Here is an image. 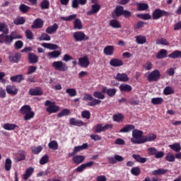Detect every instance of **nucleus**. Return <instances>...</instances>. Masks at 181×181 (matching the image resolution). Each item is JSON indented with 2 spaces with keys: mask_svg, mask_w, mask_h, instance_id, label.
I'll use <instances>...</instances> for the list:
<instances>
[{
  "mask_svg": "<svg viewBox=\"0 0 181 181\" xmlns=\"http://www.w3.org/2000/svg\"><path fill=\"white\" fill-rule=\"evenodd\" d=\"M20 114L23 116L24 121H30L35 118V112L32 111V107L29 105H23L19 110Z\"/></svg>",
  "mask_w": 181,
  "mask_h": 181,
  "instance_id": "obj_1",
  "label": "nucleus"
},
{
  "mask_svg": "<svg viewBox=\"0 0 181 181\" xmlns=\"http://www.w3.org/2000/svg\"><path fill=\"white\" fill-rule=\"evenodd\" d=\"M45 105V107H47L46 108V111L47 112H49V114H54L58 112V111L60 110V107L56 105V103L52 102L50 100H46Z\"/></svg>",
  "mask_w": 181,
  "mask_h": 181,
  "instance_id": "obj_2",
  "label": "nucleus"
},
{
  "mask_svg": "<svg viewBox=\"0 0 181 181\" xmlns=\"http://www.w3.org/2000/svg\"><path fill=\"white\" fill-rule=\"evenodd\" d=\"M157 136L155 134L150 133L147 136H143V137L139 141L132 139L133 142L136 144H145V142H153L156 139Z\"/></svg>",
  "mask_w": 181,
  "mask_h": 181,
  "instance_id": "obj_3",
  "label": "nucleus"
},
{
  "mask_svg": "<svg viewBox=\"0 0 181 181\" xmlns=\"http://www.w3.org/2000/svg\"><path fill=\"white\" fill-rule=\"evenodd\" d=\"M169 12L161 10L160 8H156L152 13V19H153V21H158V19H160V18L163 16H169Z\"/></svg>",
  "mask_w": 181,
  "mask_h": 181,
  "instance_id": "obj_4",
  "label": "nucleus"
},
{
  "mask_svg": "<svg viewBox=\"0 0 181 181\" xmlns=\"http://www.w3.org/2000/svg\"><path fill=\"white\" fill-rule=\"evenodd\" d=\"M52 66L55 70H58V71H67L69 70L67 64L62 61H55L52 62Z\"/></svg>",
  "mask_w": 181,
  "mask_h": 181,
  "instance_id": "obj_5",
  "label": "nucleus"
},
{
  "mask_svg": "<svg viewBox=\"0 0 181 181\" xmlns=\"http://www.w3.org/2000/svg\"><path fill=\"white\" fill-rule=\"evenodd\" d=\"M73 37L76 42H84L90 39V37L86 35L83 31H77L74 33Z\"/></svg>",
  "mask_w": 181,
  "mask_h": 181,
  "instance_id": "obj_6",
  "label": "nucleus"
},
{
  "mask_svg": "<svg viewBox=\"0 0 181 181\" xmlns=\"http://www.w3.org/2000/svg\"><path fill=\"white\" fill-rule=\"evenodd\" d=\"M147 80L149 81V83L160 80V72L159 70L155 69L154 71H151L147 76Z\"/></svg>",
  "mask_w": 181,
  "mask_h": 181,
  "instance_id": "obj_7",
  "label": "nucleus"
},
{
  "mask_svg": "<svg viewBox=\"0 0 181 181\" xmlns=\"http://www.w3.org/2000/svg\"><path fill=\"white\" fill-rule=\"evenodd\" d=\"M107 129H112V124H107L105 126H103L101 124H98L95 128V132L96 134H101V132H105Z\"/></svg>",
  "mask_w": 181,
  "mask_h": 181,
  "instance_id": "obj_8",
  "label": "nucleus"
},
{
  "mask_svg": "<svg viewBox=\"0 0 181 181\" xmlns=\"http://www.w3.org/2000/svg\"><path fill=\"white\" fill-rule=\"evenodd\" d=\"M144 132L141 130H139L138 129H134L132 131V136L133 138L131 139V142H132V144H135L132 139L134 141H139V139H142V138L144 137Z\"/></svg>",
  "mask_w": 181,
  "mask_h": 181,
  "instance_id": "obj_9",
  "label": "nucleus"
},
{
  "mask_svg": "<svg viewBox=\"0 0 181 181\" xmlns=\"http://www.w3.org/2000/svg\"><path fill=\"white\" fill-rule=\"evenodd\" d=\"M21 59H22V54L19 52H16L13 55L11 52L8 54V60L11 63H19Z\"/></svg>",
  "mask_w": 181,
  "mask_h": 181,
  "instance_id": "obj_10",
  "label": "nucleus"
},
{
  "mask_svg": "<svg viewBox=\"0 0 181 181\" xmlns=\"http://www.w3.org/2000/svg\"><path fill=\"white\" fill-rule=\"evenodd\" d=\"M124 159V157L119 155H115L114 157H107L109 163H111L112 165H115L117 162H123Z\"/></svg>",
  "mask_w": 181,
  "mask_h": 181,
  "instance_id": "obj_11",
  "label": "nucleus"
},
{
  "mask_svg": "<svg viewBox=\"0 0 181 181\" xmlns=\"http://www.w3.org/2000/svg\"><path fill=\"white\" fill-rule=\"evenodd\" d=\"M78 64L81 67L87 68L90 66V60L87 56L78 59Z\"/></svg>",
  "mask_w": 181,
  "mask_h": 181,
  "instance_id": "obj_12",
  "label": "nucleus"
},
{
  "mask_svg": "<svg viewBox=\"0 0 181 181\" xmlns=\"http://www.w3.org/2000/svg\"><path fill=\"white\" fill-rule=\"evenodd\" d=\"M44 23L45 22H43L42 18H37L33 21L31 28L32 29H42V28H43Z\"/></svg>",
  "mask_w": 181,
  "mask_h": 181,
  "instance_id": "obj_13",
  "label": "nucleus"
},
{
  "mask_svg": "<svg viewBox=\"0 0 181 181\" xmlns=\"http://www.w3.org/2000/svg\"><path fill=\"white\" fill-rule=\"evenodd\" d=\"M28 59L30 64H36L39 62V57L33 52L28 53Z\"/></svg>",
  "mask_w": 181,
  "mask_h": 181,
  "instance_id": "obj_14",
  "label": "nucleus"
},
{
  "mask_svg": "<svg viewBox=\"0 0 181 181\" xmlns=\"http://www.w3.org/2000/svg\"><path fill=\"white\" fill-rule=\"evenodd\" d=\"M115 78L117 81H122L123 83H126V81H129V78L128 77V75H127V74L125 73H122V74L118 73L117 76L115 77Z\"/></svg>",
  "mask_w": 181,
  "mask_h": 181,
  "instance_id": "obj_15",
  "label": "nucleus"
},
{
  "mask_svg": "<svg viewBox=\"0 0 181 181\" xmlns=\"http://www.w3.org/2000/svg\"><path fill=\"white\" fill-rule=\"evenodd\" d=\"M6 91L7 94H9L10 95H16V94H18V88H16V86H7L6 87Z\"/></svg>",
  "mask_w": 181,
  "mask_h": 181,
  "instance_id": "obj_16",
  "label": "nucleus"
},
{
  "mask_svg": "<svg viewBox=\"0 0 181 181\" xmlns=\"http://www.w3.org/2000/svg\"><path fill=\"white\" fill-rule=\"evenodd\" d=\"M85 160H86V156L77 155L73 157L72 162L76 165H80V163H83Z\"/></svg>",
  "mask_w": 181,
  "mask_h": 181,
  "instance_id": "obj_17",
  "label": "nucleus"
},
{
  "mask_svg": "<svg viewBox=\"0 0 181 181\" xmlns=\"http://www.w3.org/2000/svg\"><path fill=\"white\" fill-rule=\"evenodd\" d=\"M110 64L112 67H121V66H124V62L119 59L114 58L110 61Z\"/></svg>",
  "mask_w": 181,
  "mask_h": 181,
  "instance_id": "obj_18",
  "label": "nucleus"
},
{
  "mask_svg": "<svg viewBox=\"0 0 181 181\" xmlns=\"http://www.w3.org/2000/svg\"><path fill=\"white\" fill-rule=\"evenodd\" d=\"M115 48L112 45H107L103 49V53L105 56H112Z\"/></svg>",
  "mask_w": 181,
  "mask_h": 181,
  "instance_id": "obj_19",
  "label": "nucleus"
},
{
  "mask_svg": "<svg viewBox=\"0 0 181 181\" xmlns=\"http://www.w3.org/2000/svg\"><path fill=\"white\" fill-rule=\"evenodd\" d=\"M58 29L59 25H57V23H54L52 25L47 27L45 32L46 33H49V35H52L53 33H56Z\"/></svg>",
  "mask_w": 181,
  "mask_h": 181,
  "instance_id": "obj_20",
  "label": "nucleus"
},
{
  "mask_svg": "<svg viewBox=\"0 0 181 181\" xmlns=\"http://www.w3.org/2000/svg\"><path fill=\"white\" fill-rule=\"evenodd\" d=\"M69 124L70 125H74V127H83L84 125V122L72 117L69 119Z\"/></svg>",
  "mask_w": 181,
  "mask_h": 181,
  "instance_id": "obj_21",
  "label": "nucleus"
},
{
  "mask_svg": "<svg viewBox=\"0 0 181 181\" xmlns=\"http://www.w3.org/2000/svg\"><path fill=\"white\" fill-rule=\"evenodd\" d=\"M100 9H101V6L98 4H95L92 6V9L87 12V15L89 16L91 15H94V13H97Z\"/></svg>",
  "mask_w": 181,
  "mask_h": 181,
  "instance_id": "obj_22",
  "label": "nucleus"
},
{
  "mask_svg": "<svg viewBox=\"0 0 181 181\" xmlns=\"http://www.w3.org/2000/svg\"><path fill=\"white\" fill-rule=\"evenodd\" d=\"M156 59L160 60L162 59H166L168 57V50L165 49H160L156 55Z\"/></svg>",
  "mask_w": 181,
  "mask_h": 181,
  "instance_id": "obj_23",
  "label": "nucleus"
},
{
  "mask_svg": "<svg viewBox=\"0 0 181 181\" xmlns=\"http://www.w3.org/2000/svg\"><path fill=\"white\" fill-rule=\"evenodd\" d=\"M33 172H35V168L30 167L26 169L25 174L23 175V179L24 180H28L32 175H33Z\"/></svg>",
  "mask_w": 181,
  "mask_h": 181,
  "instance_id": "obj_24",
  "label": "nucleus"
},
{
  "mask_svg": "<svg viewBox=\"0 0 181 181\" xmlns=\"http://www.w3.org/2000/svg\"><path fill=\"white\" fill-rule=\"evenodd\" d=\"M22 35L20 34L18 35V33L16 31L11 32L10 35H8V40L10 42V45L13 42V40H15V39H22Z\"/></svg>",
  "mask_w": 181,
  "mask_h": 181,
  "instance_id": "obj_25",
  "label": "nucleus"
},
{
  "mask_svg": "<svg viewBox=\"0 0 181 181\" xmlns=\"http://www.w3.org/2000/svg\"><path fill=\"white\" fill-rule=\"evenodd\" d=\"M30 95H42L43 92L42 91V88L40 87H37L35 88H31L29 90Z\"/></svg>",
  "mask_w": 181,
  "mask_h": 181,
  "instance_id": "obj_26",
  "label": "nucleus"
},
{
  "mask_svg": "<svg viewBox=\"0 0 181 181\" xmlns=\"http://www.w3.org/2000/svg\"><path fill=\"white\" fill-rule=\"evenodd\" d=\"M41 45L42 47H45V49H49V50H57L59 49V45L56 44L44 42Z\"/></svg>",
  "mask_w": 181,
  "mask_h": 181,
  "instance_id": "obj_27",
  "label": "nucleus"
},
{
  "mask_svg": "<svg viewBox=\"0 0 181 181\" xmlns=\"http://www.w3.org/2000/svg\"><path fill=\"white\" fill-rule=\"evenodd\" d=\"M10 80L12 81V83H21L24 80L23 75L20 74L11 76Z\"/></svg>",
  "mask_w": 181,
  "mask_h": 181,
  "instance_id": "obj_28",
  "label": "nucleus"
},
{
  "mask_svg": "<svg viewBox=\"0 0 181 181\" xmlns=\"http://www.w3.org/2000/svg\"><path fill=\"white\" fill-rule=\"evenodd\" d=\"M119 88L120 91H124V93H130V91H132V86L128 84H121Z\"/></svg>",
  "mask_w": 181,
  "mask_h": 181,
  "instance_id": "obj_29",
  "label": "nucleus"
},
{
  "mask_svg": "<svg viewBox=\"0 0 181 181\" xmlns=\"http://www.w3.org/2000/svg\"><path fill=\"white\" fill-rule=\"evenodd\" d=\"M3 128L6 129V131H13L15 128H19V126L15 124L6 123L3 125Z\"/></svg>",
  "mask_w": 181,
  "mask_h": 181,
  "instance_id": "obj_30",
  "label": "nucleus"
},
{
  "mask_svg": "<svg viewBox=\"0 0 181 181\" xmlns=\"http://www.w3.org/2000/svg\"><path fill=\"white\" fill-rule=\"evenodd\" d=\"M74 29H78V30H81V29H83V23L80 18H76L74 20Z\"/></svg>",
  "mask_w": 181,
  "mask_h": 181,
  "instance_id": "obj_31",
  "label": "nucleus"
},
{
  "mask_svg": "<svg viewBox=\"0 0 181 181\" xmlns=\"http://www.w3.org/2000/svg\"><path fill=\"white\" fill-rule=\"evenodd\" d=\"M0 43H5L6 45H11L9 42V35L8 34L0 35Z\"/></svg>",
  "mask_w": 181,
  "mask_h": 181,
  "instance_id": "obj_32",
  "label": "nucleus"
},
{
  "mask_svg": "<svg viewBox=\"0 0 181 181\" xmlns=\"http://www.w3.org/2000/svg\"><path fill=\"white\" fill-rule=\"evenodd\" d=\"M135 129V126L134 124H127L122 129H120L119 132L128 133L131 132V131H134Z\"/></svg>",
  "mask_w": 181,
  "mask_h": 181,
  "instance_id": "obj_33",
  "label": "nucleus"
},
{
  "mask_svg": "<svg viewBox=\"0 0 181 181\" xmlns=\"http://www.w3.org/2000/svg\"><path fill=\"white\" fill-rule=\"evenodd\" d=\"M168 172V170H165L163 168H159L158 170H154L151 172V175L153 176H161V175H165Z\"/></svg>",
  "mask_w": 181,
  "mask_h": 181,
  "instance_id": "obj_34",
  "label": "nucleus"
},
{
  "mask_svg": "<svg viewBox=\"0 0 181 181\" xmlns=\"http://www.w3.org/2000/svg\"><path fill=\"white\" fill-rule=\"evenodd\" d=\"M169 59H181V51L175 50L168 54Z\"/></svg>",
  "mask_w": 181,
  "mask_h": 181,
  "instance_id": "obj_35",
  "label": "nucleus"
},
{
  "mask_svg": "<svg viewBox=\"0 0 181 181\" xmlns=\"http://www.w3.org/2000/svg\"><path fill=\"white\" fill-rule=\"evenodd\" d=\"M124 6H117L115 9V13L117 17L122 16V14L124 13Z\"/></svg>",
  "mask_w": 181,
  "mask_h": 181,
  "instance_id": "obj_36",
  "label": "nucleus"
},
{
  "mask_svg": "<svg viewBox=\"0 0 181 181\" xmlns=\"http://www.w3.org/2000/svg\"><path fill=\"white\" fill-rule=\"evenodd\" d=\"M132 158L135 159L136 162H139V163H145L147 160L146 158L141 157L138 154H133Z\"/></svg>",
  "mask_w": 181,
  "mask_h": 181,
  "instance_id": "obj_37",
  "label": "nucleus"
},
{
  "mask_svg": "<svg viewBox=\"0 0 181 181\" xmlns=\"http://www.w3.org/2000/svg\"><path fill=\"white\" fill-rule=\"evenodd\" d=\"M170 149L174 151L175 152H180L181 151V146L179 143H174L168 146Z\"/></svg>",
  "mask_w": 181,
  "mask_h": 181,
  "instance_id": "obj_38",
  "label": "nucleus"
},
{
  "mask_svg": "<svg viewBox=\"0 0 181 181\" xmlns=\"http://www.w3.org/2000/svg\"><path fill=\"white\" fill-rule=\"evenodd\" d=\"M62 54V52L60 51L54 50L53 52H49L47 53V56L50 59H57V57H59Z\"/></svg>",
  "mask_w": 181,
  "mask_h": 181,
  "instance_id": "obj_39",
  "label": "nucleus"
},
{
  "mask_svg": "<svg viewBox=\"0 0 181 181\" xmlns=\"http://www.w3.org/2000/svg\"><path fill=\"white\" fill-rule=\"evenodd\" d=\"M136 42L138 45H144V43H146V37L144 35H138L136 37Z\"/></svg>",
  "mask_w": 181,
  "mask_h": 181,
  "instance_id": "obj_40",
  "label": "nucleus"
},
{
  "mask_svg": "<svg viewBox=\"0 0 181 181\" xmlns=\"http://www.w3.org/2000/svg\"><path fill=\"white\" fill-rule=\"evenodd\" d=\"M4 168H5V170H6V172H9V170H11V169H12V160H11V158L6 159Z\"/></svg>",
  "mask_w": 181,
  "mask_h": 181,
  "instance_id": "obj_41",
  "label": "nucleus"
},
{
  "mask_svg": "<svg viewBox=\"0 0 181 181\" xmlns=\"http://www.w3.org/2000/svg\"><path fill=\"white\" fill-rule=\"evenodd\" d=\"M31 151L34 155H39V153L43 151V147H42V146H33L31 147Z\"/></svg>",
  "mask_w": 181,
  "mask_h": 181,
  "instance_id": "obj_42",
  "label": "nucleus"
},
{
  "mask_svg": "<svg viewBox=\"0 0 181 181\" xmlns=\"http://www.w3.org/2000/svg\"><path fill=\"white\" fill-rule=\"evenodd\" d=\"M48 147L53 151H57L59 149V144L57 141L53 140L48 144Z\"/></svg>",
  "mask_w": 181,
  "mask_h": 181,
  "instance_id": "obj_43",
  "label": "nucleus"
},
{
  "mask_svg": "<svg viewBox=\"0 0 181 181\" xmlns=\"http://www.w3.org/2000/svg\"><path fill=\"white\" fill-rule=\"evenodd\" d=\"M110 26L114 28L115 29H119V28H121V24L117 20H111L110 21Z\"/></svg>",
  "mask_w": 181,
  "mask_h": 181,
  "instance_id": "obj_44",
  "label": "nucleus"
},
{
  "mask_svg": "<svg viewBox=\"0 0 181 181\" xmlns=\"http://www.w3.org/2000/svg\"><path fill=\"white\" fill-rule=\"evenodd\" d=\"M88 148V144L85 143L82 146H75L74 150H75V152L78 153L81 151H84V149H87Z\"/></svg>",
  "mask_w": 181,
  "mask_h": 181,
  "instance_id": "obj_45",
  "label": "nucleus"
},
{
  "mask_svg": "<svg viewBox=\"0 0 181 181\" xmlns=\"http://www.w3.org/2000/svg\"><path fill=\"white\" fill-rule=\"evenodd\" d=\"M26 20L23 17H18L13 20L14 25H23Z\"/></svg>",
  "mask_w": 181,
  "mask_h": 181,
  "instance_id": "obj_46",
  "label": "nucleus"
},
{
  "mask_svg": "<svg viewBox=\"0 0 181 181\" xmlns=\"http://www.w3.org/2000/svg\"><path fill=\"white\" fill-rule=\"evenodd\" d=\"M25 159H26V153L23 151H20L18 156L16 157V161L21 162L25 160Z\"/></svg>",
  "mask_w": 181,
  "mask_h": 181,
  "instance_id": "obj_47",
  "label": "nucleus"
},
{
  "mask_svg": "<svg viewBox=\"0 0 181 181\" xmlns=\"http://www.w3.org/2000/svg\"><path fill=\"white\" fill-rule=\"evenodd\" d=\"M162 103H163V98H153L151 99V103H153V105H160Z\"/></svg>",
  "mask_w": 181,
  "mask_h": 181,
  "instance_id": "obj_48",
  "label": "nucleus"
},
{
  "mask_svg": "<svg viewBox=\"0 0 181 181\" xmlns=\"http://www.w3.org/2000/svg\"><path fill=\"white\" fill-rule=\"evenodd\" d=\"M0 32H2L4 35H8L9 33V29L6 27V24L4 23H0Z\"/></svg>",
  "mask_w": 181,
  "mask_h": 181,
  "instance_id": "obj_49",
  "label": "nucleus"
},
{
  "mask_svg": "<svg viewBox=\"0 0 181 181\" xmlns=\"http://www.w3.org/2000/svg\"><path fill=\"white\" fill-rule=\"evenodd\" d=\"M66 93L69 97H76L77 95V90L75 88H67Z\"/></svg>",
  "mask_w": 181,
  "mask_h": 181,
  "instance_id": "obj_50",
  "label": "nucleus"
},
{
  "mask_svg": "<svg viewBox=\"0 0 181 181\" xmlns=\"http://www.w3.org/2000/svg\"><path fill=\"white\" fill-rule=\"evenodd\" d=\"M50 6V2L49 0H42L40 3L41 9H49Z\"/></svg>",
  "mask_w": 181,
  "mask_h": 181,
  "instance_id": "obj_51",
  "label": "nucleus"
},
{
  "mask_svg": "<svg viewBox=\"0 0 181 181\" xmlns=\"http://www.w3.org/2000/svg\"><path fill=\"white\" fill-rule=\"evenodd\" d=\"M138 11H146L149 9V6L145 3H140L137 4Z\"/></svg>",
  "mask_w": 181,
  "mask_h": 181,
  "instance_id": "obj_52",
  "label": "nucleus"
},
{
  "mask_svg": "<svg viewBox=\"0 0 181 181\" xmlns=\"http://www.w3.org/2000/svg\"><path fill=\"white\" fill-rule=\"evenodd\" d=\"M175 90L170 86H166L163 90L164 95H170V94H174Z\"/></svg>",
  "mask_w": 181,
  "mask_h": 181,
  "instance_id": "obj_53",
  "label": "nucleus"
},
{
  "mask_svg": "<svg viewBox=\"0 0 181 181\" xmlns=\"http://www.w3.org/2000/svg\"><path fill=\"white\" fill-rule=\"evenodd\" d=\"M124 119V115L121 113L113 115V121L115 122H121Z\"/></svg>",
  "mask_w": 181,
  "mask_h": 181,
  "instance_id": "obj_54",
  "label": "nucleus"
},
{
  "mask_svg": "<svg viewBox=\"0 0 181 181\" xmlns=\"http://www.w3.org/2000/svg\"><path fill=\"white\" fill-rule=\"evenodd\" d=\"M67 115H70V110L64 109L62 112L58 113V118H62V117H67Z\"/></svg>",
  "mask_w": 181,
  "mask_h": 181,
  "instance_id": "obj_55",
  "label": "nucleus"
},
{
  "mask_svg": "<svg viewBox=\"0 0 181 181\" xmlns=\"http://www.w3.org/2000/svg\"><path fill=\"white\" fill-rule=\"evenodd\" d=\"M131 173L133 176H139L141 175V168L139 167H134L131 169Z\"/></svg>",
  "mask_w": 181,
  "mask_h": 181,
  "instance_id": "obj_56",
  "label": "nucleus"
},
{
  "mask_svg": "<svg viewBox=\"0 0 181 181\" xmlns=\"http://www.w3.org/2000/svg\"><path fill=\"white\" fill-rule=\"evenodd\" d=\"M156 45H163V46H169L168 40L162 37L156 40Z\"/></svg>",
  "mask_w": 181,
  "mask_h": 181,
  "instance_id": "obj_57",
  "label": "nucleus"
},
{
  "mask_svg": "<svg viewBox=\"0 0 181 181\" xmlns=\"http://www.w3.org/2000/svg\"><path fill=\"white\" fill-rule=\"evenodd\" d=\"M101 104V100L98 99H93L90 102L88 103L87 105L88 107H95V105H98Z\"/></svg>",
  "mask_w": 181,
  "mask_h": 181,
  "instance_id": "obj_58",
  "label": "nucleus"
},
{
  "mask_svg": "<svg viewBox=\"0 0 181 181\" xmlns=\"http://www.w3.org/2000/svg\"><path fill=\"white\" fill-rule=\"evenodd\" d=\"M93 97H95V98H98V100H104V98H105V95L100 91H95L93 93Z\"/></svg>",
  "mask_w": 181,
  "mask_h": 181,
  "instance_id": "obj_59",
  "label": "nucleus"
},
{
  "mask_svg": "<svg viewBox=\"0 0 181 181\" xmlns=\"http://www.w3.org/2000/svg\"><path fill=\"white\" fill-rule=\"evenodd\" d=\"M19 9L21 12H23V13H26V12H29V9H30V7L28 6L26 4H21L19 6Z\"/></svg>",
  "mask_w": 181,
  "mask_h": 181,
  "instance_id": "obj_60",
  "label": "nucleus"
},
{
  "mask_svg": "<svg viewBox=\"0 0 181 181\" xmlns=\"http://www.w3.org/2000/svg\"><path fill=\"white\" fill-rule=\"evenodd\" d=\"M49 162V156L47 154H45L43 156L40 160V165H46Z\"/></svg>",
  "mask_w": 181,
  "mask_h": 181,
  "instance_id": "obj_61",
  "label": "nucleus"
},
{
  "mask_svg": "<svg viewBox=\"0 0 181 181\" xmlns=\"http://www.w3.org/2000/svg\"><path fill=\"white\" fill-rule=\"evenodd\" d=\"M14 47L16 50H19L23 47V42L22 40H18L14 43Z\"/></svg>",
  "mask_w": 181,
  "mask_h": 181,
  "instance_id": "obj_62",
  "label": "nucleus"
},
{
  "mask_svg": "<svg viewBox=\"0 0 181 181\" xmlns=\"http://www.w3.org/2000/svg\"><path fill=\"white\" fill-rule=\"evenodd\" d=\"M81 117L82 118L90 119V118H91V113L88 110H84L81 112Z\"/></svg>",
  "mask_w": 181,
  "mask_h": 181,
  "instance_id": "obj_63",
  "label": "nucleus"
},
{
  "mask_svg": "<svg viewBox=\"0 0 181 181\" xmlns=\"http://www.w3.org/2000/svg\"><path fill=\"white\" fill-rule=\"evenodd\" d=\"M108 97H114L117 94V89L115 88H108L107 91Z\"/></svg>",
  "mask_w": 181,
  "mask_h": 181,
  "instance_id": "obj_64",
  "label": "nucleus"
}]
</instances>
